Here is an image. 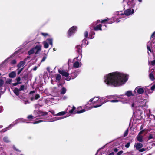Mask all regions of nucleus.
Instances as JSON below:
<instances>
[{"label":"nucleus","instance_id":"nucleus-19","mask_svg":"<svg viewBox=\"0 0 155 155\" xmlns=\"http://www.w3.org/2000/svg\"><path fill=\"white\" fill-rule=\"evenodd\" d=\"M78 72H74V73H73L72 74V75H74V77H72V78H67L66 79V80H67V81H69L71 79H74V78H75L76 77H77V76H78Z\"/></svg>","mask_w":155,"mask_h":155},{"label":"nucleus","instance_id":"nucleus-33","mask_svg":"<svg viewBox=\"0 0 155 155\" xmlns=\"http://www.w3.org/2000/svg\"><path fill=\"white\" fill-rule=\"evenodd\" d=\"M61 79V75L59 74H58L56 77V80L59 81Z\"/></svg>","mask_w":155,"mask_h":155},{"label":"nucleus","instance_id":"nucleus-56","mask_svg":"<svg viewBox=\"0 0 155 155\" xmlns=\"http://www.w3.org/2000/svg\"><path fill=\"white\" fill-rule=\"evenodd\" d=\"M114 22L113 21H112L111 20H109L107 23H109V24H110V23H113Z\"/></svg>","mask_w":155,"mask_h":155},{"label":"nucleus","instance_id":"nucleus-40","mask_svg":"<svg viewBox=\"0 0 155 155\" xmlns=\"http://www.w3.org/2000/svg\"><path fill=\"white\" fill-rule=\"evenodd\" d=\"M119 101L117 100H109L107 101H110L111 102H117Z\"/></svg>","mask_w":155,"mask_h":155},{"label":"nucleus","instance_id":"nucleus-46","mask_svg":"<svg viewBox=\"0 0 155 155\" xmlns=\"http://www.w3.org/2000/svg\"><path fill=\"white\" fill-rule=\"evenodd\" d=\"M83 43V44L84 42H85L86 43V45H88V42L86 40H84L82 41Z\"/></svg>","mask_w":155,"mask_h":155},{"label":"nucleus","instance_id":"nucleus-35","mask_svg":"<svg viewBox=\"0 0 155 155\" xmlns=\"http://www.w3.org/2000/svg\"><path fill=\"white\" fill-rule=\"evenodd\" d=\"M12 81V79L9 78H8L6 80V83L8 84H10L11 83Z\"/></svg>","mask_w":155,"mask_h":155},{"label":"nucleus","instance_id":"nucleus-61","mask_svg":"<svg viewBox=\"0 0 155 155\" xmlns=\"http://www.w3.org/2000/svg\"><path fill=\"white\" fill-rule=\"evenodd\" d=\"M118 151V149H117V148H115L114 149V151L115 152H117Z\"/></svg>","mask_w":155,"mask_h":155},{"label":"nucleus","instance_id":"nucleus-8","mask_svg":"<svg viewBox=\"0 0 155 155\" xmlns=\"http://www.w3.org/2000/svg\"><path fill=\"white\" fill-rule=\"evenodd\" d=\"M145 91L144 87L141 86H137L136 87L134 91V93L139 94H143Z\"/></svg>","mask_w":155,"mask_h":155},{"label":"nucleus","instance_id":"nucleus-55","mask_svg":"<svg viewBox=\"0 0 155 155\" xmlns=\"http://www.w3.org/2000/svg\"><path fill=\"white\" fill-rule=\"evenodd\" d=\"M46 57H45V56H44L43 57L41 61V62H43L46 59Z\"/></svg>","mask_w":155,"mask_h":155},{"label":"nucleus","instance_id":"nucleus-2","mask_svg":"<svg viewBox=\"0 0 155 155\" xmlns=\"http://www.w3.org/2000/svg\"><path fill=\"white\" fill-rule=\"evenodd\" d=\"M134 12V10L133 9H128L124 12V13L121 11H117L115 13L114 18V19H116V21L117 23L120 21H118V19L123 18L125 15H129L133 14Z\"/></svg>","mask_w":155,"mask_h":155},{"label":"nucleus","instance_id":"nucleus-23","mask_svg":"<svg viewBox=\"0 0 155 155\" xmlns=\"http://www.w3.org/2000/svg\"><path fill=\"white\" fill-rule=\"evenodd\" d=\"M125 95L128 97H130L131 96L133 95L131 91H127L125 93Z\"/></svg>","mask_w":155,"mask_h":155},{"label":"nucleus","instance_id":"nucleus-27","mask_svg":"<svg viewBox=\"0 0 155 155\" xmlns=\"http://www.w3.org/2000/svg\"><path fill=\"white\" fill-rule=\"evenodd\" d=\"M151 45V42H148L147 45V48L148 51H149L150 52H151V50L150 48V47Z\"/></svg>","mask_w":155,"mask_h":155},{"label":"nucleus","instance_id":"nucleus-38","mask_svg":"<svg viewBox=\"0 0 155 155\" xmlns=\"http://www.w3.org/2000/svg\"><path fill=\"white\" fill-rule=\"evenodd\" d=\"M4 83V81L1 79H0V86L2 87V86Z\"/></svg>","mask_w":155,"mask_h":155},{"label":"nucleus","instance_id":"nucleus-17","mask_svg":"<svg viewBox=\"0 0 155 155\" xmlns=\"http://www.w3.org/2000/svg\"><path fill=\"white\" fill-rule=\"evenodd\" d=\"M39 97L40 96L38 94L33 95L32 96H31V101H33L34 100H37Z\"/></svg>","mask_w":155,"mask_h":155},{"label":"nucleus","instance_id":"nucleus-53","mask_svg":"<svg viewBox=\"0 0 155 155\" xmlns=\"http://www.w3.org/2000/svg\"><path fill=\"white\" fill-rule=\"evenodd\" d=\"M155 89V85H154L152 86L151 87V90H154Z\"/></svg>","mask_w":155,"mask_h":155},{"label":"nucleus","instance_id":"nucleus-16","mask_svg":"<svg viewBox=\"0 0 155 155\" xmlns=\"http://www.w3.org/2000/svg\"><path fill=\"white\" fill-rule=\"evenodd\" d=\"M81 65V62L76 61L74 62L73 64V66L75 68H78Z\"/></svg>","mask_w":155,"mask_h":155},{"label":"nucleus","instance_id":"nucleus-62","mask_svg":"<svg viewBox=\"0 0 155 155\" xmlns=\"http://www.w3.org/2000/svg\"><path fill=\"white\" fill-rule=\"evenodd\" d=\"M155 33V32H153V33L152 34V35H151V38H153V36H154V35Z\"/></svg>","mask_w":155,"mask_h":155},{"label":"nucleus","instance_id":"nucleus-13","mask_svg":"<svg viewBox=\"0 0 155 155\" xmlns=\"http://www.w3.org/2000/svg\"><path fill=\"white\" fill-rule=\"evenodd\" d=\"M58 72L60 74H61L62 76L67 77L69 75V74L65 70L59 69L58 70Z\"/></svg>","mask_w":155,"mask_h":155},{"label":"nucleus","instance_id":"nucleus-63","mask_svg":"<svg viewBox=\"0 0 155 155\" xmlns=\"http://www.w3.org/2000/svg\"><path fill=\"white\" fill-rule=\"evenodd\" d=\"M37 66H35L34 68L33 69V70L34 71H35L37 70Z\"/></svg>","mask_w":155,"mask_h":155},{"label":"nucleus","instance_id":"nucleus-11","mask_svg":"<svg viewBox=\"0 0 155 155\" xmlns=\"http://www.w3.org/2000/svg\"><path fill=\"white\" fill-rule=\"evenodd\" d=\"M76 50L77 52L78 53V54L80 56V57L79 58V56L78 57V58H79L78 60H80L81 59L82 55H81V47L80 45H78L76 47Z\"/></svg>","mask_w":155,"mask_h":155},{"label":"nucleus","instance_id":"nucleus-36","mask_svg":"<svg viewBox=\"0 0 155 155\" xmlns=\"http://www.w3.org/2000/svg\"><path fill=\"white\" fill-rule=\"evenodd\" d=\"M149 117L151 119H154L155 120V116L154 115L152 114L149 115H148Z\"/></svg>","mask_w":155,"mask_h":155},{"label":"nucleus","instance_id":"nucleus-21","mask_svg":"<svg viewBox=\"0 0 155 155\" xmlns=\"http://www.w3.org/2000/svg\"><path fill=\"white\" fill-rule=\"evenodd\" d=\"M25 64V61H21L17 65V67L18 68H20L21 67H23Z\"/></svg>","mask_w":155,"mask_h":155},{"label":"nucleus","instance_id":"nucleus-18","mask_svg":"<svg viewBox=\"0 0 155 155\" xmlns=\"http://www.w3.org/2000/svg\"><path fill=\"white\" fill-rule=\"evenodd\" d=\"M38 116L39 117L45 116L47 114L46 112H43L41 111H39L38 113Z\"/></svg>","mask_w":155,"mask_h":155},{"label":"nucleus","instance_id":"nucleus-37","mask_svg":"<svg viewBox=\"0 0 155 155\" xmlns=\"http://www.w3.org/2000/svg\"><path fill=\"white\" fill-rule=\"evenodd\" d=\"M75 109V107L73 106L72 108L69 111V112L70 113H72L74 111Z\"/></svg>","mask_w":155,"mask_h":155},{"label":"nucleus","instance_id":"nucleus-43","mask_svg":"<svg viewBox=\"0 0 155 155\" xmlns=\"http://www.w3.org/2000/svg\"><path fill=\"white\" fill-rule=\"evenodd\" d=\"M23 69V68H21V69H18V74H20V73L22 71Z\"/></svg>","mask_w":155,"mask_h":155},{"label":"nucleus","instance_id":"nucleus-41","mask_svg":"<svg viewBox=\"0 0 155 155\" xmlns=\"http://www.w3.org/2000/svg\"><path fill=\"white\" fill-rule=\"evenodd\" d=\"M25 86L24 85H22L21 86L20 88L19 89L20 91L23 90L24 89Z\"/></svg>","mask_w":155,"mask_h":155},{"label":"nucleus","instance_id":"nucleus-4","mask_svg":"<svg viewBox=\"0 0 155 155\" xmlns=\"http://www.w3.org/2000/svg\"><path fill=\"white\" fill-rule=\"evenodd\" d=\"M147 102L146 100H145L138 103L136 101H134L131 104V107L136 109L138 105V107H140L141 108L145 109L147 108V106L146 104Z\"/></svg>","mask_w":155,"mask_h":155},{"label":"nucleus","instance_id":"nucleus-31","mask_svg":"<svg viewBox=\"0 0 155 155\" xmlns=\"http://www.w3.org/2000/svg\"><path fill=\"white\" fill-rule=\"evenodd\" d=\"M108 21V18H107L104 20H101V23H104L107 22ZM96 22L97 23L100 22V20H98L96 21Z\"/></svg>","mask_w":155,"mask_h":155},{"label":"nucleus","instance_id":"nucleus-20","mask_svg":"<svg viewBox=\"0 0 155 155\" xmlns=\"http://www.w3.org/2000/svg\"><path fill=\"white\" fill-rule=\"evenodd\" d=\"M64 117H56L55 118H53L51 120H50V121H51V122L55 121L64 118Z\"/></svg>","mask_w":155,"mask_h":155},{"label":"nucleus","instance_id":"nucleus-32","mask_svg":"<svg viewBox=\"0 0 155 155\" xmlns=\"http://www.w3.org/2000/svg\"><path fill=\"white\" fill-rule=\"evenodd\" d=\"M3 140L6 142H9L10 141L8 138L7 137H4L3 138Z\"/></svg>","mask_w":155,"mask_h":155},{"label":"nucleus","instance_id":"nucleus-58","mask_svg":"<svg viewBox=\"0 0 155 155\" xmlns=\"http://www.w3.org/2000/svg\"><path fill=\"white\" fill-rule=\"evenodd\" d=\"M50 112L52 113V114L53 115H55V112L54 111L52 110V111H51Z\"/></svg>","mask_w":155,"mask_h":155},{"label":"nucleus","instance_id":"nucleus-25","mask_svg":"<svg viewBox=\"0 0 155 155\" xmlns=\"http://www.w3.org/2000/svg\"><path fill=\"white\" fill-rule=\"evenodd\" d=\"M91 31V32L89 35V38L91 39H92L94 38V35L95 34V33L92 31Z\"/></svg>","mask_w":155,"mask_h":155},{"label":"nucleus","instance_id":"nucleus-48","mask_svg":"<svg viewBox=\"0 0 155 155\" xmlns=\"http://www.w3.org/2000/svg\"><path fill=\"white\" fill-rule=\"evenodd\" d=\"M151 65H154L155 64V60L152 61H151Z\"/></svg>","mask_w":155,"mask_h":155},{"label":"nucleus","instance_id":"nucleus-10","mask_svg":"<svg viewBox=\"0 0 155 155\" xmlns=\"http://www.w3.org/2000/svg\"><path fill=\"white\" fill-rule=\"evenodd\" d=\"M82 107H79L78 108L77 111L74 113H83L86 111L89 110L92 108V107L87 108L86 107L85 109H82Z\"/></svg>","mask_w":155,"mask_h":155},{"label":"nucleus","instance_id":"nucleus-1","mask_svg":"<svg viewBox=\"0 0 155 155\" xmlns=\"http://www.w3.org/2000/svg\"><path fill=\"white\" fill-rule=\"evenodd\" d=\"M128 78L127 75L114 72L106 75L104 77V82L108 85L117 87L124 84L127 81Z\"/></svg>","mask_w":155,"mask_h":155},{"label":"nucleus","instance_id":"nucleus-24","mask_svg":"<svg viewBox=\"0 0 155 155\" xmlns=\"http://www.w3.org/2000/svg\"><path fill=\"white\" fill-rule=\"evenodd\" d=\"M20 91L19 89L17 88H15L13 90L14 92L17 96L18 95L19 92Z\"/></svg>","mask_w":155,"mask_h":155},{"label":"nucleus","instance_id":"nucleus-50","mask_svg":"<svg viewBox=\"0 0 155 155\" xmlns=\"http://www.w3.org/2000/svg\"><path fill=\"white\" fill-rule=\"evenodd\" d=\"M11 63L12 64H15L16 63V61L15 60H14L12 61Z\"/></svg>","mask_w":155,"mask_h":155},{"label":"nucleus","instance_id":"nucleus-34","mask_svg":"<svg viewBox=\"0 0 155 155\" xmlns=\"http://www.w3.org/2000/svg\"><path fill=\"white\" fill-rule=\"evenodd\" d=\"M66 114V112H61L58 113L56 114L57 116H61L63 115H64Z\"/></svg>","mask_w":155,"mask_h":155},{"label":"nucleus","instance_id":"nucleus-42","mask_svg":"<svg viewBox=\"0 0 155 155\" xmlns=\"http://www.w3.org/2000/svg\"><path fill=\"white\" fill-rule=\"evenodd\" d=\"M88 32L87 31H86L84 32V37L86 38H87V37L88 36Z\"/></svg>","mask_w":155,"mask_h":155},{"label":"nucleus","instance_id":"nucleus-29","mask_svg":"<svg viewBox=\"0 0 155 155\" xmlns=\"http://www.w3.org/2000/svg\"><path fill=\"white\" fill-rule=\"evenodd\" d=\"M46 41L48 42L49 44L51 45H53V40L52 38H49L46 40Z\"/></svg>","mask_w":155,"mask_h":155},{"label":"nucleus","instance_id":"nucleus-57","mask_svg":"<svg viewBox=\"0 0 155 155\" xmlns=\"http://www.w3.org/2000/svg\"><path fill=\"white\" fill-rule=\"evenodd\" d=\"M13 149L15 150H16V151H19L18 149H16L15 147L14 146H13Z\"/></svg>","mask_w":155,"mask_h":155},{"label":"nucleus","instance_id":"nucleus-6","mask_svg":"<svg viewBox=\"0 0 155 155\" xmlns=\"http://www.w3.org/2000/svg\"><path fill=\"white\" fill-rule=\"evenodd\" d=\"M92 27L91 26L90 28L91 31H92L93 29H94L95 31L98 30H104L106 28V26L104 24H103L102 25L101 24H99L95 26Z\"/></svg>","mask_w":155,"mask_h":155},{"label":"nucleus","instance_id":"nucleus-52","mask_svg":"<svg viewBox=\"0 0 155 155\" xmlns=\"http://www.w3.org/2000/svg\"><path fill=\"white\" fill-rule=\"evenodd\" d=\"M123 151L121 150V151L118 152L117 153V155H120L123 153Z\"/></svg>","mask_w":155,"mask_h":155},{"label":"nucleus","instance_id":"nucleus-54","mask_svg":"<svg viewBox=\"0 0 155 155\" xmlns=\"http://www.w3.org/2000/svg\"><path fill=\"white\" fill-rule=\"evenodd\" d=\"M153 138V136L152 134H150L148 137V139H150Z\"/></svg>","mask_w":155,"mask_h":155},{"label":"nucleus","instance_id":"nucleus-28","mask_svg":"<svg viewBox=\"0 0 155 155\" xmlns=\"http://www.w3.org/2000/svg\"><path fill=\"white\" fill-rule=\"evenodd\" d=\"M44 44V47L45 48H47L49 46V45L47 42L46 41L43 42Z\"/></svg>","mask_w":155,"mask_h":155},{"label":"nucleus","instance_id":"nucleus-5","mask_svg":"<svg viewBox=\"0 0 155 155\" xmlns=\"http://www.w3.org/2000/svg\"><path fill=\"white\" fill-rule=\"evenodd\" d=\"M26 120L23 118H20L16 120L14 122L10 124L9 126L6 128L5 129H3L2 130V131L5 132L6 130H8L9 128H11L15 125L16 124L18 123L19 122H26Z\"/></svg>","mask_w":155,"mask_h":155},{"label":"nucleus","instance_id":"nucleus-22","mask_svg":"<svg viewBox=\"0 0 155 155\" xmlns=\"http://www.w3.org/2000/svg\"><path fill=\"white\" fill-rule=\"evenodd\" d=\"M16 76V74L15 71H12L9 73V76L11 78H13Z\"/></svg>","mask_w":155,"mask_h":155},{"label":"nucleus","instance_id":"nucleus-45","mask_svg":"<svg viewBox=\"0 0 155 155\" xmlns=\"http://www.w3.org/2000/svg\"><path fill=\"white\" fill-rule=\"evenodd\" d=\"M128 133V130H127L125 131V132L124 133V137L126 136L127 135Z\"/></svg>","mask_w":155,"mask_h":155},{"label":"nucleus","instance_id":"nucleus-44","mask_svg":"<svg viewBox=\"0 0 155 155\" xmlns=\"http://www.w3.org/2000/svg\"><path fill=\"white\" fill-rule=\"evenodd\" d=\"M36 117H34L32 116V115H29L28 117V118L29 119H34Z\"/></svg>","mask_w":155,"mask_h":155},{"label":"nucleus","instance_id":"nucleus-47","mask_svg":"<svg viewBox=\"0 0 155 155\" xmlns=\"http://www.w3.org/2000/svg\"><path fill=\"white\" fill-rule=\"evenodd\" d=\"M42 121H43L42 120H38V121H35V122H33V124H36L39 123L40 122H42Z\"/></svg>","mask_w":155,"mask_h":155},{"label":"nucleus","instance_id":"nucleus-49","mask_svg":"<svg viewBox=\"0 0 155 155\" xmlns=\"http://www.w3.org/2000/svg\"><path fill=\"white\" fill-rule=\"evenodd\" d=\"M41 34L43 36H46L48 35V34H47V33H41Z\"/></svg>","mask_w":155,"mask_h":155},{"label":"nucleus","instance_id":"nucleus-59","mask_svg":"<svg viewBox=\"0 0 155 155\" xmlns=\"http://www.w3.org/2000/svg\"><path fill=\"white\" fill-rule=\"evenodd\" d=\"M35 92V91H31L30 92V95H31V94H33V93H34Z\"/></svg>","mask_w":155,"mask_h":155},{"label":"nucleus","instance_id":"nucleus-26","mask_svg":"<svg viewBox=\"0 0 155 155\" xmlns=\"http://www.w3.org/2000/svg\"><path fill=\"white\" fill-rule=\"evenodd\" d=\"M66 91V89L64 87H62V89H61V94H65V93Z\"/></svg>","mask_w":155,"mask_h":155},{"label":"nucleus","instance_id":"nucleus-64","mask_svg":"<svg viewBox=\"0 0 155 155\" xmlns=\"http://www.w3.org/2000/svg\"><path fill=\"white\" fill-rule=\"evenodd\" d=\"M29 103V102H28V100L25 101V104H26L27 103Z\"/></svg>","mask_w":155,"mask_h":155},{"label":"nucleus","instance_id":"nucleus-15","mask_svg":"<svg viewBox=\"0 0 155 155\" xmlns=\"http://www.w3.org/2000/svg\"><path fill=\"white\" fill-rule=\"evenodd\" d=\"M142 133V131L140 132L137 136V140L138 141L140 142H142L143 141V137L140 135Z\"/></svg>","mask_w":155,"mask_h":155},{"label":"nucleus","instance_id":"nucleus-7","mask_svg":"<svg viewBox=\"0 0 155 155\" xmlns=\"http://www.w3.org/2000/svg\"><path fill=\"white\" fill-rule=\"evenodd\" d=\"M143 147V145L140 143H135L134 147L136 149L138 150L140 152H142L146 150L147 149V148H142Z\"/></svg>","mask_w":155,"mask_h":155},{"label":"nucleus","instance_id":"nucleus-3","mask_svg":"<svg viewBox=\"0 0 155 155\" xmlns=\"http://www.w3.org/2000/svg\"><path fill=\"white\" fill-rule=\"evenodd\" d=\"M104 98V97H101L98 98V97H95L94 98L91 99L89 101V102H92L93 104H97L96 105L91 107L92 108L93 107L97 108L99 107L105 103L106 101H104L105 99Z\"/></svg>","mask_w":155,"mask_h":155},{"label":"nucleus","instance_id":"nucleus-51","mask_svg":"<svg viewBox=\"0 0 155 155\" xmlns=\"http://www.w3.org/2000/svg\"><path fill=\"white\" fill-rule=\"evenodd\" d=\"M130 145V143L129 142L128 143L125 145V147L126 148H128Z\"/></svg>","mask_w":155,"mask_h":155},{"label":"nucleus","instance_id":"nucleus-39","mask_svg":"<svg viewBox=\"0 0 155 155\" xmlns=\"http://www.w3.org/2000/svg\"><path fill=\"white\" fill-rule=\"evenodd\" d=\"M16 80L17 81V82L18 84H20L21 83V82H20V81H21V78L20 77H18L16 78Z\"/></svg>","mask_w":155,"mask_h":155},{"label":"nucleus","instance_id":"nucleus-9","mask_svg":"<svg viewBox=\"0 0 155 155\" xmlns=\"http://www.w3.org/2000/svg\"><path fill=\"white\" fill-rule=\"evenodd\" d=\"M149 78L152 81L155 80V71L153 69L149 70Z\"/></svg>","mask_w":155,"mask_h":155},{"label":"nucleus","instance_id":"nucleus-60","mask_svg":"<svg viewBox=\"0 0 155 155\" xmlns=\"http://www.w3.org/2000/svg\"><path fill=\"white\" fill-rule=\"evenodd\" d=\"M18 84L17 82L16 83L12 84H13V86H16Z\"/></svg>","mask_w":155,"mask_h":155},{"label":"nucleus","instance_id":"nucleus-12","mask_svg":"<svg viewBox=\"0 0 155 155\" xmlns=\"http://www.w3.org/2000/svg\"><path fill=\"white\" fill-rule=\"evenodd\" d=\"M77 27L74 26L71 28L68 32V34L69 36H71L73 34H74L76 31Z\"/></svg>","mask_w":155,"mask_h":155},{"label":"nucleus","instance_id":"nucleus-14","mask_svg":"<svg viewBox=\"0 0 155 155\" xmlns=\"http://www.w3.org/2000/svg\"><path fill=\"white\" fill-rule=\"evenodd\" d=\"M41 46L40 45H37L35 48H34L35 54H38L40 51L41 50Z\"/></svg>","mask_w":155,"mask_h":155},{"label":"nucleus","instance_id":"nucleus-30","mask_svg":"<svg viewBox=\"0 0 155 155\" xmlns=\"http://www.w3.org/2000/svg\"><path fill=\"white\" fill-rule=\"evenodd\" d=\"M35 52L34 48H32L28 51V54L29 55H31Z\"/></svg>","mask_w":155,"mask_h":155}]
</instances>
